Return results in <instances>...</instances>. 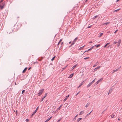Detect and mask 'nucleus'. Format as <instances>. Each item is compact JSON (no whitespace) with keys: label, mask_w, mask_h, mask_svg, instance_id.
<instances>
[{"label":"nucleus","mask_w":122,"mask_h":122,"mask_svg":"<svg viewBox=\"0 0 122 122\" xmlns=\"http://www.w3.org/2000/svg\"><path fill=\"white\" fill-rule=\"evenodd\" d=\"M44 91V89H42L39 91V92L38 93V95L39 96H40L42 93Z\"/></svg>","instance_id":"f257e3e1"},{"label":"nucleus","mask_w":122,"mask_h":122,"mask_svg":"<svg viewBox=\"0 0 122 122\" xmlns=\"http://www.w3.org/2000/svg\"><path fill=\"white\" fill-rule=\"evenodd\" d=\"M38 107L36 109L35 111L33 112V113L31 115V117H33V116L36 113V112H37L38 110Z\"/></svg>","instance_id":"f03ea898"},{"label":"nucleus","mask_w":122,"mask_h":122,"mask_svg":"<svg viewBox=\"0 0 122 122\" xmlns=\"http://www.w3.org/2000/svg\"><path fill=\"white\" fill-rule=\"evenodd\" d=\"M113 88L112 87H111V89L108 92V95H109V94L112 92V90H113Z\"/></svg>","instance_id":"7ed1b4c3"},{"label":"nucleus","mask_w":122,"mask_h":122,"mask_svg":"<svg viewBox=\"0 0 122 122\" xmlns=\"http://www.w3.org/2000/svg\"><path fill=\"white\" fill-rule=\"evenodd\" d=\"M121 41L120 39L119 40L118 42H117L118 44H117V47H118L120 45V44L121 43Z\"/></svg>","instance_id":"20e7f679"},{"label":"nucleus","mask_w":122,"mask_h":122,"mask_svg":"<svg viewBox=\"0 0 122 122\" xmlns=\"http://www.w3.org/2000/svg\"><path fill=\"white\" fill-rule=\"evenodd\" d=\"M102 79H101L98 80L96 83H95V84L96 85H97V84L100 82L101 81H102Z\"/></svg>","instance_id":"39448f33"},{"label":"nucleus","mask_w":122,"mask_h":122,"mask_svg":"<svg viewBox=\"0 0 122 122\" xmlns=\"http://www.w3.org/2000/svg\"><path fill=\"white\" fill-rule=\"evenodd\" d=\"M101 66H99L98 67H97L96 68H95V69H94V71H93L94 72V71H96L98 69H99V68Z\"/></svg>","instance_id":"423d86ee"},{"label":"nucleus","mask_w":122,"mask_h":122,"mask_svg":"<svg viewBox=\"0 0 122 122\" xmlns=\"http://www.w3.org/2000/svg\"><path fill=\"white\" fill-rule=\"evenodd\" d=\"M27 67L25 68L23 71L22 73H24L27 70Z\"/></svg>","instance_id":"0eeeda50"},{"label":"nucleus","mask_w":122,"mask_h":122,"mask_svg":"<svg viewBox=\"0 0 122 122\" xmlns=\"http://www.w3.org/2000/svg\"><path fill=\"white\" fill-rule=\"evenodd\" d=\"M52 117H50L45 122H47L48 121H49L51 119Z\"/></svg>","instance_id":"6e6552de"},{"label":"nucleus","mask_w":122,"mask_h":122,"mask_svg":"<svg viewBox=\"0 0 122 122\" xmlns=\"http://www.w3.org/2000/svg\"><path fill=\"white\" fill-rule=\"evenodd\" d=\"M93 84L92 83V82H90L87 86V87H89L90 86H91L92 84Z\"/></svg>","instance_id":"1a4fd4ad"},{"label":"nucleus","mask_w":122,"mask_h":122,"mask_svg":"<svg viewBox=\"0 0 122 122\" xmlns=\"http://www.w3.org/2000/svg\"><path fill=\"white\" fill-rule=\"evenodd\" d=\"M47 95V94H45V96H44L43 97L42 99V100H41V101H43V99L45 98V97H46V96Z\"/></svg>","instance_id":"9d476101"},{"label":"nucleus","mask_w":122,"mask_h":122,"mask_svg":"<svg viewBox=\"0 0 122 122\" xmlns=\"http://www.w3.org/2000/svg\"><path fill=\"white\" fill-rule=\"evenodd\" d=\"M98 64V62H97V63L95 64L93 66V67H95Z\"/></svg>","instance_id":"9b49d317"},{"label":"nucleus","mask_w":122,"mask_h":122,"mask_svg":"<svg viewBox=\"0 0 122 122\" xmlns=\"http://www.w3.org/2000/svg\"><path fill=\"white\" fill-rule=\"evenodd\" d=\"M117 71H118V69H117L116 70H113V71L112 72V73L113 74L115 72Z\"/></svg>","instance_id":"f8f14e48"},{"label":"nucleus","mask_w":122,"mask_h":122,"mask_svg":"<svg viewBox=\"0 0 122 122\" xmlns=\"http://www.w3.org/2000/svg\"><path fill=\"white\" fill-rule=\"evenodd\" d=\"M63 106V105L62 104L60 106V107H59L57 109L58 110H59L60 109V108L61 107H62V106Z\"/></svg>","instance_id":"ddd939ff"},{"label":"nucleus","mask_w":122,"mask_h":122,"mask_svg":"<svg viewBox=\"0 0 122 122\" xmlns=\"http://www.w3.org/2000/svg\"><path fill=\"white\" fill-rule=\"evenodd\" d=\"M90 103L89 102L87 104H86V107H87L88 106L90 105Z\"/></svg>","instance_id":"4468645a"},{"label":"nucleus","mask_w":122,"mask_h":122,"mask_svg":"<svg viewBox=\"0 0 122 122\" xmlns=\"http://www.w3.org/2000/svg\"><path fill=\"white\" fill-rule=\"evenodd\" d=\"M74 74H71L70 76H69V78H71L73 76Z\"/></svg>","instance_id":"2eb2a0df"},{"label":"nucleus","mask_w":122,"mask_h":122,"mask_svg":"<svg viewBox=\"0 0 122 122\" xmlns=\"http://www.w3.org/2000/svg\"><path fill=\"white\" fill-rule=\"evenodd\" d=\"M96 46V45H95L94 46H92L91 48H90V49H89L88 50V51H90V50H91L94 47V46Z\"/></svg>","instance_id":"dca6fc26"},{"label":"nucleus","mask_w":122,"mask_h":122,"mask_svg":"<svg viewBox=\"0 0 122 122\" xmlns=\"http://www.w3.org/2000/svg\"><path fill=\"white\" fill-rule=\"evenodd\" d=\"M83 111H81L79 115H80L82 114L83 113Z\"/></svg>","instance_id":"f3484780"},{"label":"nucleus","mask_w":122,"mask_h":122,"mask_svg":"<svg viewBox=\"0 0 122 122\" xmlns=\"http://www.w3.org/2000/svg\"><path fill=\"white\" fill-rule=\"evenodd\" d=\"M4 6H2L1 5H0V8L1 9H2L4 8Z\"/></svg>","instance_id":"a211bd4d"},{"label":"nucleus","mask_w":122,"mask_h":122,"mask_svg":"<svg viewBox=\"0 0 122 122\" xmlns=\"http://www.w3.org/2000/svg\"><path fill=\"white\" fill-rule=\"evenodd\" d=\"M77 66V64L75 65L74 66H73L72 68H73V69H74V68H75V67H76V66Z\"/></svg>","instance_id":"6ab92c4d"},{"label":"nucleus","mask_w":122,"mask_h":122,"mask_svg":"<svg viewBox=\"0 0 122 122\" xmlns=\"http://www.w3.org/2000/svg\"><path fill=\"white\" fill-rule=\"evenodd\" d=\"M82 119V118H79L77 120V122H79L80 120H81V119Z\"/></svg>","instance_id":"aec40b11"},{"label":"nucleus","mask_w":122,"mask_h":122,"mask_svg":"<svg viewBox=\"0 0 122 122\" xmlns=\"http://www.w3.org/2000/svg\"><path fill=\"white\" fill-rule=\"evenodd\" d=\"M110 43H107L104 46V47H106L108 45V44H109Z\"/></svg>","instance_id":"412c9836"},{"label":"nucleus","mask_w":122,"mask_h":122,"mask_svg":"<svg viewBox=\"0 0 122 122\" xmlns=\"http://www.w3.org/2000/svg\"><path fill=\"white\" fill-rule=\"evenodd\" d=\"M56 56H54L51 59V61H53L54 59L55 58Z\"/></svg>","instance_id":"4be33fe9"},{"label":"nucleus","mask_w":122,"mask_h":122,"mask_svg":"<svg viewBox=\"0 0 122 122\" xmlns=\"http://www.w3.org/2000/svg\"><path fill=\"white\" fill-rule=\"evenodd\" d=\"M61 41H62L61 39H60L57 44L58 45H59V44H60V42Z\"/></svg>","instance_id":"5701e85b"},{"label":"nucleus","mask_w":122,"mask_h":122,"mask_svg":"<svg viewBox=\"0 0 122 122\" xmlns=\"http://www.w3.org/2000/svg\"><path fill=\"white\" fill-rule=\"evenodd\" d=\"M77 39H78V38H77V37L74 40V42H76V41L77 40Z\"/></svg>","instance_id":"b1692460"},{"label":"nucleus","mask_w":122,"mask_h":122,"mask_svg":"<svg viewBox=\"0 0 122 122\" xmlns=\"http://www.w3.org/2000/svg\"><path fill=\"white\" fill-rule=\"evenodd\" d=\"M115 116V115L114 114H113L111 116V117L112 118H113Z\"/></svg>","instance_id":"393cba45"},{"label":"nucleus","mask_w":122,"mask_h":122,"mask_svg":"<svg viewBox=\"0 0 122 122\" xmlns=\"http://www.w3.org/2000/svg\"><path fill=\"white\" fill-rule=\"evenodd\" d=\"M2 6H4L5 5V4L4 3H2L1 4V5Z\"/></svg>","instance_id":"a878e982"},{"label":"nucleus","mask_w":122,"mask_h":122,"mask_svg":"<svg viewBox=\"0 0 122 122\" xmlns=\"http://www.w3.org/2000/svg\"><path fill=\"white\" fill-rule=\"evenodd\" d=\"M25 91V90H23L22 92V94H23L24 93Z\"/></svg>","instance_id":"bb28decb"},{"label":"nucleus","mask_w":122,"mask_h":122,"mask_svg":"<svg viewBox=\"0 0 122 122\" xmlns=\"http://www.w3.org/2000/svg\"><path fill=\"white\" fill-rule=\"evenodd\" d=\"M119 10V9L116 10L114 11V12H117Z\"/></svg>","instance_id":"cd10ccee"},{"label":"nucleus","mask_w":122,"mask_h":122,"mask_svg":"<svg viewBox=\"0 0 122 122\" xmlns=\"http://www.w3.org/2000/svg\"><path fill=\"white\" fill-rule=\"evenodd\" d=\"M103 34V33L100 34H99V37H101V36H102V35Z\"/></svg>","instance_id":"c85d7f7f"},{"label":"nucleus","mask_w":122,"mask_h":122,"mask_svg":"<svg viewBox=\"0 0 122 122\" xmlns=\"http://www.w3.org/2000/svg\"><path fill=\"white\" fill-rule=\"evenodd\" d=\"M96 79V78H95V79L92 81V83H94V82L95 81Z\"/></svg>","instance_id":"c756f323"},{"label":"nucleus","mask_w":122,"mask_h":122,"mask_svg":"<svg viewBox=\"0 0 122 122\" xmlns=\"http://www.w3.org/2000/svg\"><path fill=\"white\" fill-rule=\"evenodd\" d=\"M80 93V91L78 92L76 95V96H77L78 94H79Z\"/></svg>","instance_id":"7c9ffc66"},{"label":"nucleus","mask_w":122,"mask_h":122,"mask_svg":"<svg viewBox=\"0 0 122 122\" xmlns=\"http://www.w3.org/2000/svg\"><path fill=\"white\" fill-rule=\"evenodd\" d=\"M96 47L97 48L98 47L100 46V44H98V45H96Z\"/></svg>","instance_id":"2f4dec72"},{"label":"nucleus","mask_w":122,"mask_h":122,"mask_svg":"<svg viewBox=\"0 0 122 122\" xmlns=\"http://www.w3.org/2000/svg\"><path fill=\"white\" fill-rule=\"evenodd\" d=\"M98 16H97V15L96 16H95L94 17V18H94V19L96 18H97Z\"/></svg>","instance_id":"473e14b6"},{"label":"nucleus","mask_w":122,"mask_h":122,"mask_svg":"<svg viewBox=\"0 0 122 122\" xmlns=\"http://www.w3.org/2000/svg\"><path fill=\"white\" fill-rule=\"evenodd\" d=\"M117 43V42H113V44L114 45V44H116Z\"/></svg>","instance_id":"72a5a7b5"},{"label":"nucleus","mask_w":122,"mask_h":122,"mask_svg":"<svg viewBox=\"0 0 122 122\" xmlns=\"http://www.w3.org/2000/svg\"><path fill=\"white\" fill-rule=\"evenodd\" d=\"M89 58V57H85V58H84V59L85 60H86V59H88Z\"/></svg>","instance_id":"f704fd0d"},{"label":"nucleus","mask_w":122,"mask_h":122,"mask_svg":"<svg viewBox=\"0 0 122 122\" xmlns=\"http://www.w3.org/2000/svg\"><path fill=\"white\" fill-rule=\"evenodd\" d=\"M61 120V118L59 119L57 121V122H59Z\"/></svg>","instance_id":"c9c22d12"},{"label":"nucleus","mask_w":122,"mask_h":122,"mask_svg":"<svg viewBox=\"0 0 122 122\" xmlns=\"http://www.w3.org/2000/svg\"><path fill=\"white\" fill-rule=\"evenodd\" d=\"M67 98H65L64 100V101L65 102V101L67 99Z\"/></svg>","instance_id":"e433bc0d"},{"label":"nucleus","mask_w":122,"mask_h":122,"mask_svg":"<svg viewBox=\"0 0 122 122\" xmlns=\"http://www.w3.org/2000/svg\"><path fill=\"white\" fill-rule=\"evenodd\" d=\"M75 43V42H74V41H73V42H72V44L73 45H74V43Z\"/></svg>","instance_id":"4c0bfd02"},{"label":"nucleus","mask_w":122,"mask_h":122,"mask_svg":"<svg viewBox=\"0 0 122 122\" xmlns=\"http://www.w3.org/2000/svg\"><path fill=\"white\" fill-rule=\"evenodd\" d=\"M75 43V42H74V41H73V42H72V44L73 45H74V43Z\"/></svg>","instance_id":"58836bf2"},{"label":"nucleus","mask_w":122,"mask_h":122,"mask_svg":"<svg viewBox=\"0 0 122 122\" xmlns=\"http://www.w3.org/2000/svg\"><path fill=\"white\" fill-rule=\"evenodd\" d=\"M29 120L28 119H26L25 120L27 122H28L29 121Z\"/></svg>","instance_id":"ea45409f"},{"label":"nucleus","mask_w":122,"mask_h":122,"mask_svg":"<svg viewBox=\"0 0 122 122\" xmlns=\"http://www.w3.org/2000/svg\"><path fill=\"white\" fill-rule=\"evenodd\" d=\"M108 23H109L108 22H106L104 23V24L105 25H107L108 24Z\"/></svg>","instance_id":"a19ab883"},{"label":"nucleus","mask_w":122,"mask_h":122,"mask_svg":"<svg viewBox=\"0 0 122 122\" xmlns=\"http://www.w3.org/2000/svg\"><path fill=\"white\" fill-rule=\"evenodd\" d=\"M82 85V84L80 85H79V86L78 88H79V87H80Z\"/></svg>","instance_id":"79ce46f5"},{"label":"nucleus","mask_w":122,"mask_h":122,"mask_svg":"<svg viewBox=\"0 0 122 122\" xmlns=\"http://www.w3.org/2000/svg\"><path fill=\"white\" fill-rule=\"evenodd\" d=\"M69 95H68V96H66V98H67H67L69 97Z\"/></svg>","instance_id":"37998d69"},{"label":"nucleus","mask_w":122,"mask_h":122,"mask_svg":"<svg viewBox=\"0 0 122 122\" xmlns=\"http://www.w3.org/2000/svg\"><path fill=\"white\" fill-rule=\"evenodd\" d=\"M76 118L75 117H74V119H73V120H74H74H76Z\"/></svg>","instance_id":"c03bdc74"},{"label":"nucleus","mask_w":122,"mask_h":122,"mask_svg":"<svg viewBox=\"0 0 122 122\" xmlns=\"http://www.w3.org/2000/svg\"><path fill=\"white\" fill-rule=\"evenodd\" d=\"M118 30H116L115 32H114V33H116L117 32V31H118Z\"/></svg>","instance_id":"a18cd8bd"},{"label":"nucleus","mask_w":122,"mask_h":122,"mask_svg":"<svg viewBox=\"0 0 122 122\" xmlns=\"http://www.w3.org/2000/svg\"><path fill=\"white\" fill-rule=\"evenodd\" d=\"M43 57H42V59H40V60H39L40 61H41V60H42V59H43Z\"/></svg>","instance_id":"49530a36"},{"label":"nucleus","mask_w":122,"mask_h":122,"mask_svg":"<svg viewBox=\"0 0 122 122\" xmlns=\"http://www.w3.org/2000/svg\"><path fill=\"white\" fill-rule=\"evenodd\" d=\"M72 45H73L71 44L70 45V46H69V47H71V46H72Z\"/></svg>","instance_id":"de8ad7c7"},{"label":"nucleus","mask_w":122,"mask_h":122,"mask_svg":"<svg viewBox=\"0 0 122 122\" xmlns=\"http://www.w3.org/2000/svg\"><path fill=\"white\" fill-rule=\"evenodd\" d=\"M120 68H121V66H120V67H119L118 68V69H118V70H119Z\"/></svg>","instance_id":"09e8293b"},{"label":"nucleus","mask_w":122,"mask_h":122,"mask_svg":"<svg viewBox=\"0 0 122 122\" xmlns=\"http://www.w3.org/2000/svg\"><path fill=\"white\" fill-rule=\"evenodd\" d=\"M120 0H117L116 1V2H117L119 1Z\"/></svg>","instance_id":"8fccbe9b"},{"label":"nucleus","mask_w":122,"mask_h":122,"mask_svg":"<svg viewBox=\"0 0 122 122\" xmlns=\"http://www.w3.org/2000/svg\"><path fill=\"white\" fill-rule=\"evenodd\" d=\"M4 0H1V1H0V2H2V1H3Z\"/></svg>","instance_id":"3c124183"},{"label":"nucleus","mask_w":122,"mask_h":122,"mask_svg":"<svg viewBox=\"0 0 122 122\" xmlns=\"http://www.w3.org/2000/svg\"><path fill=\"white\" fill-rule=\"evenodd\" d=\"M92 111H92L91 112H90V113H88V115H89V114H90V113Z\"/></svg>","instance_id":"603ef678"},{"label":"nucleus","mask_w":122,"mask_h":122,"mask_svg":"<svg viewBox=\"0 0 122 122\" xmlns=\"http://www.w3.org/2000/svg\"><path fill=\"white\" fill-rule=\"evenodd\" d=\"M92 111H92L91 112H90V113H88V115H89V114H90V113Z\"/></svg>","instance_id":"864d4df0"},{"label":"nucleus","mask_w":122,"mask_h":122,"mask_svg":"<svg viewBox=\"0 0 122 122\" xmlns=\"http://www.w3.org/2000/svg\"><path fill=\"white\" fill-rule=\"evenodd\" d=\"M67 66H66L65 67H64L63 69H65L66 68Z\"/></svg>","instance_id":"5fc2aeb1"},{"label":"nucleus","mask_w":122,"mask_h":122,"mask_svg":"<svg viewBox=\"0 0 122 122\" xmlns=\"http://www.w3.org/2000/svg\"><path fill=\"white\" fill-rule=\"evenodd\" d=\"M92 41H90L89 42V43H92Z\"/></svg>","instance_id":"6e6d98bb"},{"label":"nucleus","mask_w":122,"mask_h":122,"mask_svg":"<svg viewBox=\"0 0 122 122\" xmlns=\"http://www.w3.org/2000/svg\"><path fill=\"white\" fill-rule=\"evenodd\" d=\"M91 26H89L88 27V28H89L91 27Z\"/></svg>","instance_id":"4d7b16f0"},{"label":"nucleus","mask_w":122,"mask_h":122,"mask_svg":"<svg viewBox=\"0 0 122 122\" xmlns=\"http://www.w3.org/2000/svg\"><path fill=\"white\" fill-rule=\"evenodd\" d=\"M117 119H118V120L119 121V120H120V119H119V118H118Z\"/></svg>","instance_id":"13d9d810"},{"label":"nucleus","mask_w":122,"mask_h":122,"mask_svg":"<svg viewBox=\"0 0 122 122\" xmlns=\"http://www.w3.org/2000/svg\"><path fill=\"white\" fill-rule=\"evenodd\" d=\"M71 43V42L70 41L69 42V44H70Z\"/></svg>","instance_id":"bf43d9fd"},{"label":"nucleus","mask_w":122,"mask_h":122,"mask_svg":"<svg viewBox=\"0 0 122 122\" xmlns=\"http://www.w3.org/2000/svg\"><path fill=\"white\" fill-rule=\"evenodd\" d=\"M88 51V50H87V51H85V52H87V51Z\"/></svg>","instance_id":"052dcab7"},{"label":"nucleus","mask_w":122,"mask_h":122,"mask_svg":"<svg viewBox=\"0 0 122 122\" xmlns=\"http://www.w3.org/2000/svg\"><path fill=\"white\" fill-rule=\"evenodd\" d=\"M30 68H30H30H28V70H29L30 69Z\"/></svg>","instance_id":"680f3d73"},{"label":"nucleus","mask_w":122,"mask_h":122,"mask_svg":"<svg viewBox=\"0 0 122 122\" xmlns=\"http://www.w3.org/2000/svg\"><path fill=\"white\" fill-rule=\"evenodd\" d=\"M77 115H76L75 116V117H77Z\"/></svg>","instance_id":"e2e57ef3"},{"label":"nucleus","mask_w":122,"mask_h":122,"mask_svg":"<svg viewBox=\"0 0 122 122\" xmlns=\"http://www.w3.org/2000/svg\"><path fill=\"white\" fill-rule=\"evenodd\" d=\"M63 42H62L61 43V45L62 44H63Z\"/></svg>","instance_id":"0e129e2a"},{"label":"nucleus","mask_w":122,"mask_h":122,"mask_svg":"<svg viewBox=\"0 0 122 122\" xmlns=\"http://www.w3.org/2000/svg\"><path fill=\"white\" fill-rule=\"evenodd\" d=\"M105 111V110H104V111H103L102 112V113H103V112H104Z\"/></svg>","instance_id":"69168bd1"},{"label":"nucleus","mask_w":122,"mask_h":122,"mask_svg":"<svg viewBox=\"0 0 122 122\" xmlns=\"http://www.w3.org/2000/svg\"><path fill=\"white\" fill-rule=\"evenodd\" d=\"M105 111V110H104V111H103L102 112V113H103V112H104Z\"/></svg>","instance_id":"338daca9"},{"label":"nucleus","mask_w":122,"mask_h":122,"mask_svg":"<svg viewBox=\"0 0 122 122\" xmlns=\"http://www.w3.org/2000/svg\"><path fill=\"white\" fill-rule=\"evenodd\" d=\"M83 47H84V46H83V47H81L80 48H83Z\"/></svg>","instance_id":"774afa93"}]
</instances>
